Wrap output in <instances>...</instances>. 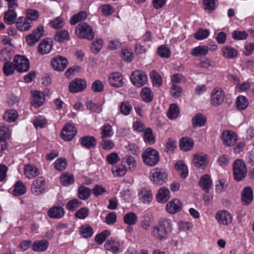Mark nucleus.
Masks as SVG:
<instances>
[{
	"instance_id": "50",
	"label": "nucleus",
	"mask_w": 254,
	"mask_h": 254,
	"mask_svg": "<svg viewBox=\"0 0 254 254\" xmlns=\"http://www.w3.org/2000/svg\"><path fill=\"white\" fill-rule=\"evenodd\" d=\"M2 69L3 73L6 76L12 75L16 70L14 63L9 62L4 63Z\"/></svg>"
},
{
	"instance_id": "9",
	"label": "nucleus",
	"mask_w": 254,
	"mask_h": 254,
	"mask_svg": "<svg viewBox=\"0 0 254 254\" xmlns=\"http://www.w3.org/2000/svg\"><path fill=\"white\" fill-rule=\"evenodd\" d=\"M44 29L43 26H38L32 33L26 38V42L30 46H34L41 38L44 36Z\"/></svg>"
},
{
	"instance_id": "53",
	"label": "nucleus",
	"mask_w": 254,
	"mask_h": 254,
	"mask_svg": "<svg viewBox=\"0 0 254 254\" xmlns=\"http://www.w3.org/2000/svg\"><path fill=\"white\" fill-rule=\"evenodd\" d=\"M69 38V33L66 30H62L57 31L55 35V39L59 42H64L68 40Z\"/></svg>"
},
{
	"instance_id": "4",
	"label": "nucleus",
	"mask_w": 254,
	"mask_h": 254,
	"mask_svg": "<svg viewBox=\"0 0 254 254\" xmlns=\"http://www.w3.org/2000/svg\"><path fill=\"white\" fill-rule=\"evenodd\" d=\"M75 33L79 37L89 40H92L94 37L93 29L85 22H81L77 26Z\"/></svg>"
},
{
	"instance_id": "29",
	"label": "nucleus",
	"mask_w": 254,
	"mask_h": 254,
	"mask_svg": "<svg viewBox=\"0 0 254 254\" xmlns=\"http://www.w3.org/2000/svg\"><path fill=\"white\" fill-rule=\"evenodd\" d=\"M212 182L210 176L205 174L201 177L199 182V185L203 190L208 192L211 187Z\"/></svg>"
},
{
	"instance_id": "42",
	"label": "nucleus",
	"mask_w": 254,
	"mask_h": 254,
	"mask_svg": "<svg viewBox=\"0 0 254 254\" xmlns=\"http://www.w3.org/2000/svg\"><path fill=\"white\" fill-rule=\"evenodd\" d=\"M137 217L135 213L130 212L126 214L124 216V222L128 225H133L137 221Z\"/></svg>"
},
{
	"instance_id": "46",
	"label": "nucleus",
	"mask_w": 254,
	"mask_h": 254,
	"mask_svg": "<svg viewBox=\"0 0 254 254\" xmlns=\"http://www.w3.org/2000/svg\"><path fill=\"white\" fill-rule=\"evenodd\" d=\"M80 235L85 238H89L92 237L93 231L92 227L88 224L83 225L80 228Z\"/></svg>"
},
{
	"instance_id": "33",
	"label": "nucleus",
	"mask_w": 254,
	"mask_h": 254,
	"mask_svg": "<svg viewBox=\"0 0 254 254\" xmlns=\"http://www.w3.org/2000/svg\"><path fill=\"white\" fill-rule=\"evenodd\" d=\"M60 182L63 186H69L74 183V178L72 174L65 172L61 175Z\"/></svg>"
},
{
	"instance_id": "11",
	"label": "nucleus",
	"mask_w": 254,
	"mask_h": 254,
	"mask_svg": "<svg viewBox=\"0 0 254 254\" xmlns=\"http://www.w3.org/2000/svg\"><path fill=\"white\" fill-rule=\"evenodd\" d=\"M86 88V82L84 79L76 78L72 80L69 84L68 89L71 93H77L83 91Z\"/></svg>"
},
{
	"instance_id": "60",
	"label": "nucleus",
	"mask_w": 254,
	"mask_h": 254,
	"mask_svg": "<svg viewBox=\"0 0 254 254\" xmlns=\"http://www.w3.org/2000/svg\"><path fill=\"white\" fill-rule=\"evenodd\" d=\"M103 41L101 38H97L92 43L91 50L94 53H98L101 49Z\"/></svg>"
},
{
	"instance_id": "31",
	"label": "nucleus",
	"mask_w": 254,
	"mask_h": 254,
	"mask_svg": "<svg viewBox=\"0 0 254 254\" xmlns=\"http://www.w3.org/2000/svg\"><path fill=\"white\" fill-rule=\"evenodd\" d=\"M235 104L236 108L238 110L244 111L248 107L249 102L245 96L239 95L236 99Z\"/></svg>"
},
{
	"instance_id": "16",
	"label": "nucleus",
	"mask_w": 254,
	"mask_h": 254,
	"mask_svg": "<svg viewBox=\"0 0 254 254\" xmlns=\"http://www.w3.org/2000/svg\"><path fill=\"white\" fill-rule=\"evenodd\" d=\"M122 242L112 238L108 240L105 244V247L107 250L110 251L114 253H118L122 251Z\"/></svg>"
},
{
	"instance_id": "15",
	"label": "nucleus",
	"mask_w": 254,
	"mask_h": 254,
	"mask_svg": "<svg viewBox=\"0 0 254 254\" xmlns=\"http://www.w3.org/2000/svg\"><path fill=\"white\" fill-rule=\"evenodd\" d=\"M208 156L203 153H198L194 155L193 164L197 168L204 169L208 164Z\"/></svg>"
},
{
	"instance_id": "56",
	"label": "nucleus",
	"mask_w": 254,
	"mask_h": 254,
	"mask_svg": "<svg viewBox=\"0 0 254 254\" xmlns=\"http://www.w3.org/2000/svg\"><path fill=\"white\" fill-rule=\"evenodd\" d=\"M228 184L226 180L221 179L216 182L215 191L217 192L220 193L226 190Z\"/></svg>"
},
{
	"instance_id": "34",
	"label": "nucleus",
	"mask_w": 254,
	"mask_h": 254,
	"mask_svg": "<svg viewBox=\"0 0 254 254\" xmlns=\"http://www.w3.org/2000/svg\"><path fill=\"white\" fill-rule=\"evenodd\" d=\"M222 55L226 58L233 59L237 57L238 51L234 48L226 46L222 49Z\"/></svg>"
},
{
	"instance_id": "20",
	"label": "nucleus",
	"mask_w": 254,
	"mask_h": 254,
	"mask_svg": "<svg viewBox=\"0 0 254 254\" xmlns=\"http://www.w3.org/2000/svg\"><path fill=\"white\" fill-rule=\"evenodd\" d=\"M253 199V191L251 187L244 188L241 192L242 203L244 205H248L250 204Z\"/></svg>"
},
{
	"instance_id": "62",
	"label": "nucleus",
	"mask_w": 254,
	"mask_h": 254,
	"mask_svg": "<svg viewBox=\"0 0 254 254\" xmlns=\"http://www.w3.org/2000/svg\"><path fill=\"white\" fill-rule=\"evenodd\" d=\"M82 204V202L77 199H73L69 201L66 205L67 209L70 211H74Z\"/></svg>"
},
{
	"instance_id": "5",
	"label": "nucleus",
	"mask_w": 254,
	"mask_h": 254,
	"mask_svg": "<svg viewBox=\"0 0 254 254\" xmlns=\"http://www.w3.org/2000/svg\"><path fill=\"white\" fill-rule=\"evenodd\" d=\"M13 63L15 64L16 70L19 72H26L30 68L28 60L23 56L16 55L14 57Z\"/></svg>"
},
{
	"instance_id": "48",
	"label": "nucleus",
	"mask_w": 254,
	"mask_h": 254,
	"mask_svg": "<svg viewBox=\"0 0 254 254\" xmlns=\"http://www.w3.org/2000/svg\"><path fill=\"white\" fill-rule=\"evenodd\" d=\"M179 107L174 104H171L167 113L168 117L172 120L176 119L179 116Z\"/></svg>"
},
{
	"instance_id": "1",
	"label": "nucleus",
	"mask_w": 254,
	"mask_h": 254,
	"mask_svg": "<svg viewBox=\"0 0 254 254\" xmlns=\"http://www.w3.org/2000/svg\"><path fill=\"white\" fill-rule=\"evenodd\" d=\"M172 224L170 219H160L158 223L151 228L150 235L155 240L164 241L172 231Z\"/></svg>"
},
{
	"instance_id": "13",
	"label": "nucleus",
	"mask_w": 254,
	"mask_h": 254,
	"mask_svg": "<svg viewBox=\"0 0 254 254\" xmlns=\"http://www.w3.org/2000/svg\"><path fill=\"white\" fill-rule=\"evenodd\" d=\"M77 130L75 127L69 123L66 124L63 127L61 137L65 141L71 140L76 135Z\"/></svg>"
},
{
	"instance_id": "38",
	"label": "nucleus",
	"mask_w": 254,
	"mask_h": 254,
	"mask_svg": "<svg viewBox=\"0 0 254 254\" xmlns=\"http://www.w3.org/2000/svg\"><path fill=\"white\" fill-rule=\"evenodd\" d=\"M26 192V188L22 181H17L14 186L13 194L15 196H20Z\"/></svg>"
},
{
	"instance_id": "7",
	"label": "nucleus",
	"mask_w": 254,
	"mask_h": 254,
	"mask_svg": "<svg viewBox=\"0 0 254 254\" xmlns=\"http://www.w3.org/2000/svg\"><path fill=\"white\" fill-rule=\"evenodd\" d=\"M130 80L134 85L140 87L147 83V77L144 72L137 70L131 73Z\"/></svg>"
},
{
	"instance_id": "40",
	"label": "nucleus",
	"mask_w": 254,
	"mask_h": 254,
	"mask_svg": "<svg viewBox=\"0 0 254 254\" xmlns=\"http://www.w3.org/2000/svg\"><path fill=\"white\" fill-rule=\"evenodd\" d=\"M175 167L182 178H186L188 176V167L182 161H178L175 164Z\"/></svg>"
},
{
	"instance_id": "43",
	"label": "nucleus",
	"mask_w": 254,
	"mask_h": 254,
	"mask_svg": "<svg viewBox=\"0 0 254 254\" xmlns=\"http://www.w3.org/2000/svg\"><path fill=\"white\" fill-rule=\"evenodd\" d=\"M3 118L6 122H13L17 119L18 113L15 110H9L4 113Z\"/></svg>"
},
{
	"instance_id": "41",
	"label": "nucleus",
	"mask_w": 254,
	"mask_h": 254,
	"mask_svg": "<svg viewBox=\"0 0 254 254\" xmlns=\"http://www.w3.org/2000/svg\"><path fill=\"white\" fill-rule=\"evenodd\" d=\"M140 96L142 100L147 103L152 101L153 98L152 92L151 89L148 87H144L142 89Z\"/></svg>"
},
{
	"instance_id": "37",
	"label": "nucleus",
	"mask_w": 254,
	"mask_h": 254,
	"mask_svg": "<svg viewBox=\"0 0 254 254\" xmlns=\"http://www.w3.org/2000/svg\"><path fill=\"white\" fill-rule=\"evenodd\" d=\"M209 51V48L206 46H199L193 48L191 52L192 56L200 57L206 55Z\"/></svg>"
},
{
	"instance_id": "25",
	"label": "nucleus",
	"mask_w": 254,
	"mask_h": 254,
	"mask_svg": "<svg viewBox=\"0 0 254 254\" xmlns=\"http://www.w3.org/2000/svg\"><path fill=\"white\" fill-rule=\"evenodd\" d=\"M170 191L165 187L160 188L156 194V199L158 202L165 203L170 198Z\"/></svg>"
},
{
	"instance_id": "12",
	"label": "nucleus",
	"mask_w": 254,
	"mask_h": 254,
	"mask_svg": "<svg viewBox=\"0 0 254 254\" xmlns=\"http://www.w3.org/2000/svg\"><path fill=\"white\" fill-rule=\"evenodd\" d=\"M215 218L220 224L225 226L231 224L233 220V217L230 213L225 210L217 212Z\"/></svg>"
},
{
	"instance_id": "59",
	"label": "nucleus",
	"mask_w": 254,
	"mask_h": 254,
	"mask_svg": "<svg viewBox=\"0 0 254 254\" xmlns=\"http://www.w3.org/2000/svg\"><path fill=\"white\" fill-rule=\"evenodd\" d=\"M209 31L208 29L199 28L194 34V37L198 40H202L206 39L209 35Z\"/></svg>"
},
{
	"instance_id": "28",
	"label": "nucleus",
	"mask_w": 254,
	"mask_h": 254,
	"mask_svg": "<svg viewBox=\"0 0 254 254\" xmlns=\"http://www.w3.org/2000/svg\"><path fill=\"white\" fill-rule=\"evenodd\" d=\"M64 214V209L61 206H53L49 209L48 212V215L50 217L55 219L61 218Z\"/></svg>"
},
{
	"instance_id": "26",
	"label": "nucleus",
	"mask_w": 254,
	"mask_h": 254,
	"mask_svg": "<svg viewBox=\"0 0 254 254\" xmlns=\"http://www.w3.org/2000/svg\"><path fill=\"white\" fill-rule=\"evenodd\" d=\"M33 100L31 104L33 106L38 108L41 106L45 101L43 94L39 91H34L32 92Z\"/></svg>"
},
{
	"instance_id": "52",
	"label": "nucleus",
	"mask_w": 254,
	"mask_h": 254,
	"mask_svg": "<svg viewBox=\"0 0 254 254\" xmlns=\"http://www.w3.org/2000/svg\"><path fill=\"white\" fill-rule=\"evenodd\" d=\"M101 135L102 138L111 137L113 135L112 127L109 124L103 126L101 129Z\"/></svg>"
},
{
	"instance_id": "47",
	"label": "nucleus",
	"mask_w": 254,
	"mask_h": 254,
	"mask_svg": "<svg viewBox=\"0 0 254 254\" xmlns=\"http://www.w3.org/2000/svg\"><path fill=\"white\" fill-rule=\"evenodd\" d=\"M120 113L124 116L128 115L132 110V106L128 101L122 102L119 106Z\"/></svg>"
},
{
	"instance_id": "22",
	"label": "nucleus",
	"mask_w": 254,
	"mask_h": 254,
	"mask_svg": "<svg viewBox=\"0 0 254 254\" xmlns=\"http://www.w3.org/2000/svg\"><path fill=\"white\" fill-rule=\"evenodd\" d=\"M79 141L82 147L87 149L93 148L97 144V139L93 136H83L79 139Z\"/></svg>"
},
{
	"instance_id": "23",
	"label": "nucleus",
	"mask_w": 254,
	"mask_h": 254,
	"mask_svg": "<svg viewBox=\"0 0 254 254\" xmlns=\"http://www.w3.org/2000/svg\"><path fill=\"white\" fill-rule=\"evenodd\" d=\"M123 77L120 72H114L109 76L110 84L115 87H121L123 84Z\"/></svg>"
},
{
	"instance_id": "58",
	"label": "nucleus",
	"mask_w": 254,
	"mask_h": 254,
	"mask_svg": "<svg viewBox=\"0 0 254 254\" xmlns=\"http://www.w3.org/2000/svg\"><path fill=\"white\" fill-rule=\"evenodd\" d=\"M110 235L111 232L109 230H105L95 236V241L99 245L102 244Z\"/></svg>"
},
{
	"instance_id": "3",
	"label": "nucleus",
	"mask_w": 254,
	"mask_h": 254,
	"mask_svg": "<svg viewBox=\"0 0 254 254\" xmlns=\"http://www.w3.org/2000/svg\"><path fill=\"white\" fill-rule=\"evenodd\" d=\"M233 174L235 180L237 182L243 180L247 173L245 163L241 160H236L233 163Z\"/></svg>"
},
{
	"instance_id": "64",
	"label": "nucleus",
	"mask_w": 254,
	"mask_h": 254,
	"mask_svg": "<svg viewBox=\"0 0 254 254\" xmlns=\"http://www.w3.org/2000/svg\"><path fill=\"white\" fill-rule=\"evenodd\" d=\"M248 36V34L246 31H240L235 30L232 33V38L235 40H245Z\"/></svg>"
},
{
	"instance_id": "51",
	"label": "nucleus",
	"mask_w": 254,
	"mask_h": 254,
	"mask_svg": "<svg viewBox=\"0 0 254 254\" xmlns=\"http://www.w3.org/2000/svg\"><path fill=\"white\" fill-rule=\"evenodd\" d=\"M10 134L11 131L9 126L6 125L0 126V139L6 141L9 138Z\"/></svg>"
},
{
	"instance_id": "19",
	"label": "nucleus",
	"mask_w": 254,
	"mask_h": 254,
	"mask_svg": "<svg viewBox=\"0 0 254 254\" xmlns=\"http://www.w3.org/2000/svg\"><path fill=\"white\" fill-rule=\"evenodd\" d=\"M182 208V203L178 199H174L168 202L166 205V210L170 214H175L180 212Z\"/></svg>"
},
{
	"instance_id": "63",
	"label": "nucleus",
	"mask_w": 254,
	"mask_h": 254,
	"mask_svg": "<svg viewBox=\"0 0 254 254\" xmlns=\"http://www.w3.org/2000/svg\"><path fill=\"white\" fill-rule=\"evenodd\" d=\"M158 55L163 58H168L171 55V52L168 48L165 45L160 46L157 50Z\"/></svg>"
},
{
	"instance_id": "35",
	"label": "nucleus",
	"mask_w": 254,
	"mask_h": 254,
	"mask_svg": "<svg viewBox=\"0 0 254 254\" xmlns=\"http://www.w3.org/2000/svg\"><path fill=\"white\" fill-rule=\"evenodd\" d=\"M206 122L205 117L201 113L196 114L192 118V125L193 127H201L204 126Z\"/></svg>"
},
{
	"instance_id": "49",
	"label": "nucleus",
	"mask_w": 254,
	"mask_h": 254,
	"mask_svg": "<svg viewBox=\"0 0 254 254\" xmlns=\"http://www.w3.org/2000/svg\"><path fill=\"white\" fill-rule=\"evenodd\" d=\"M150 77L153 86L158 87L162 84V78L156 71H151L150 74Z\"/></svg>"
},
{
	"instance_id": "36",
	"label": "nucleus",
	"mask_w": 254,
	"mask_h": 254,
	"mask_svg": "<svg viewBox=\"0 0 254 254\" xmlns=\"http://www.w3.org/2000/svg\"><path fill=\"white\" fill-rule=\"evenodd\" d=\"M17 14L13 9H8L4 15V21L7 25H11L15 22Z\"/></svg>"
},
{
	"instance_id": "55",
	"label": "nucleus",
	"mask_w": 254,
	"mask_h": 254,
	"mask_svg": "<svg viewBox=\"0 0 254 254\" xmlns=\"http://www.w3.org/2000/svg\"><path fill=\"white\" fill-rule=\"evenodd\" d=\"M144 140L145 142L150 144L155 142V137L153 135L152 130L150 127H148L144 131Z\"/></svg>"
},
{
	"instance_id": "8",
	"label": "nucleus",
	"mask_w": 254,
	"mask_h": 254,
	"mask_svg": "<svg viewBox=\"0 0 254 254\" xmlns=\"http://www.w3.org/2000/svg\"><path fill=\"white\" fill-rule=\"evenodd\" d=\"M225 93L219 87L214 88L211 93L210 104L214 107L220 105L224 101Z\"/></svg>"
},
{
	"instance_id": "17",
	"label": "nucleus",
	"mask_w": 254,
	"mask_h": 254,
	"mask_svg": "<svg viewBox=\"0 0 254 254\" xmlns=\"http://www.w3.org/2000/svg\"><path fill=\"white\" fill-rule=\"evenodd\" d=\"M23 174L28 179H32L39 175V170L34 164H26L23 169Z\"/></svg>"
},
{
	"instance_id": "10",
	"label": "nucleus",
	"mask_w": 254,
	"mask_h": 254,
	"mask_svg": "<svg viewBox=\"0 0 254 254\" xmlns=\"http://www.w3.org/2000/svg\"><path fill=\"white\" fill-rule=\"evenodd\" d=\"M150 174L152 177L151 180L156 184L161 185L167 180L166 173L159 168L153 169Z\"/></svg>"
},
{
	"instance_id": "30",
	"label": "nucleus",
	"mask_w": 254,
	"mask_h": 254,
	"mask_svg": "<svg viewBox=\"0 0 254 254\" xmlns=\"http://www.w3.org/2000/svg\"><path fill=\"white\" fill-rule=\"evenodd\" d=\"M49 242L47 240L35 241L32 245V249L35 252H44L49 247Z\"/></svg>"
},
{
	"instance_id": "21",
	"label": "nucleus",
	"mask_w": 254,
	"mask_h": 254,
	"mask_svg": "<svg viewBox=\"0 0 254 254\" xmlns=\"http://www.w3.org/2000/svg\"><path fill=\"white\" fill-rule=\"evenodd\" d=\"M16 28L20 31H26L32 26V22L24 17H19L15 22Z\"/></svg>"
},
{
	"instance_id": "54",
	"label": "nucleus",
	"mask_w": 254,
	"mask_h": 254,
	"mask_svg": "<svg viewBox=\"0 0 254 254\" xmlns=\"http://www.w3.org/2000/svg\"><path fill=\"white\" fill-rule=\"evenodd\" d=\"M39 17V12L38 10L34 9H28L26 10V17L29 21L32 22L36 21Z\"/></svg>"
},
{
	"instance_id": "18",
	"label": "nucleus",
	"mask_w": 254,
	"mask_h": 254,
	"mask_svg": "<svg viewBox=\"0 0 254 254\" xmlns=\"http://www.w3.org/2000/svg\"><path fill=\"white\" fill-rule=\"evenodd\" d=\"M222 139L224 144L227 146H232L236 142L237 136L234 132L227 130L223 132Z\"/></svg>"
},
{
	"instance_id": "61",
	"label": "nucleus",
	"mask_w": 254,
	"mask_h": 254,
	"mask_svg": "<svg viewBox=\"0 0 254 254\" xmlns=\"http://www.w3.org/2000/svg\"><path fill=\"white\" fill-rule=\"evenodd\" d=\"M86 105L87 109L93 112L99 113L102 111V105L100 103L96 104L92 101H89Z\"/></svg>"
},
{
	"instance_id": "32",
	"label": "nucleus",
	"mask_w": 254,
	"mask_h": 254,
	"mask_svg": "<svg viewBox=\"0 0 254 254\" xmlns=\"http://www.w3.org/2000/svg\"><path fill=\"white\" fill-rule=\"evenodd\" d=\"M193 146V141L192 139L188 137H183L180 141V147L184 151H189Z\"/></svg>"
},
{
	"instance_id": "6",
	"label": "nucleus",
	"mask_w": 254,
	"mask_h": 254,
	"mask_svg": "<svg viewBox=\"0 0 254 254\" xmlns=\"http://www.w3.org/2000/svg\"><path fill=\"white\" fill-rule=\"evenodd\" d=\"M46 181L43 177H39L34 180L31 187V191L35 195L43 194L45 191Z\"/></svg>"
},
{
	"instance_id": "14",
	"label": "nucleus",
	"mask_w": 254,
	"mask_h": 254,
	"mask_svg": "<svg viewBox=\"0 0 254 254\" xmlns=\"http://www.w3.org/2000/svg\"><path fill=\"white\" fill-rule=\"evenodd\" d=\"M53 68L57 71L64 70L67 65L68 61L66 58L57 56L55 57L51 61Z\"/></svg>"
},
{
	"instance_id": "24",
	"label": "nucleus",
	"mask_w": 254,
	"mask_h": 254,
	"mask_svg": "<svg viewBox=\"0 0 254 254\" xmlns=\"http://www.w3.org/2000/svg\"><path fill=\"white\" fill-rule=\"evenodd\" d=\"M53 42L51 39H47L42 40L38 46V51L41 54L49 53L52 50Z\"/></svg>"
},
{
	"instance_id": "2",
	"label": "nucleus",
	"mask_w": 254,
	"mask_h": 254,
	"mask_svg": "<svg viewBox=\"0 0 254 254\" xmlns=\"http://www.w3.org/2000/svg\"><path fill=\"white\" fill-rule=\"evenodd\" d=\"M142 158L145 165L153 167L158 163L160 156L156 150L151 147H148L143 152Z\"/></svg>"
},
{
	"instance_id": "45",
	"label": "nucleus",
	"mask_w": 254,
	"mask_h": 254,
	"mask_svg": "<svg viewBox=\"0 0 254 254\" xmlns=\"http://www.w3.org/2000/svg\"><path fill=\"white\" fill-rule=\"evenodd\" d=\"M91 194V191L88 188L80 186L78 190V196L82 200L87 199Z\"/></svg>"
},
{
	"instance_id": "39",
	"label": "nucleus",
	"mask_w": 254,
	"mask_h": 254,
	"mask_svg": "<svg viewBox=\"0 0 254 254\" xmlns=\"http://www.w3.org/2000/svg\"><path fill=\"white\" fill-rule=\"evenodd\" d=\"M202 4L205 10L211 12L216 8L218 2L217 0H203Z\"/></svg>"
},
{
	"instance_id": "27",
	"label": "nucleus",
	"mask_w": 254,
	"mask_h": 254,
	"mask_svg": "<svg viewBox=\"0 0 254 254\" xmlns=\"http://www.w3.org/2000/svg\"><path fill=\"white\" fill-rule=\"evenodd\" d=\"M140 200L144 203H149L153 198L151 191L146 188H142L138 193Z\"/></svg>"
},
{
	"instance_id": "57",
	"label": "nucleus",
	"mask_w": 254,
	"mask_h": 254,
	"mask_svg": "<svg viewBox=\"0 0 254 254\" xmlns=\"http://www.w3.org/2000/svg\"><path fill=\"white\" fill-rule=\"evenodd\" d=\"M67 166V162L65 158H59L54 163V167L58 171L64 170Z\"/></svg>"
},
{
	"instance_id": "44",
	"label": "nucleus",
	"mask_w": 254,
	"mask_h": 254,
	"mask_svg": "<svg viewBox=\"0 0 254 254\" xmlns=\"http://www.w3.org/2000/svg\"><path fill=\"white\" fill-rule=\"evenodd\" d=\"M87 17V13L85 11H80L73 15L70 19V23L74 25L77 22L86 19Z\"/></svg>"
}]
</instances>
